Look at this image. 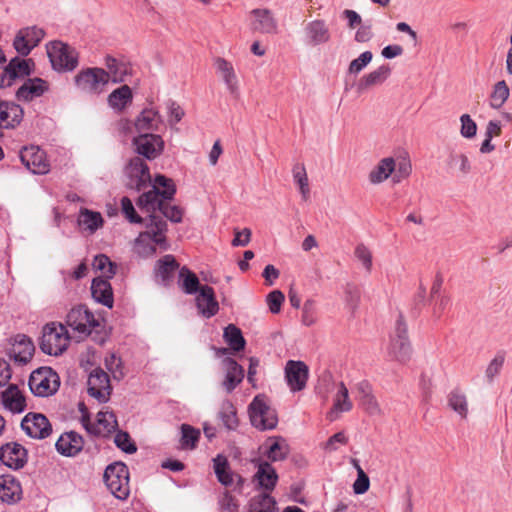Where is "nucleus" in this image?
<instances>
[{"instance_id":"obj_1","label":"nucleus","mask_w":512,"mask_h":512,"mask_svg":"<svg viewBox=\"0 0 512 512\" xmlns=\"http://www.w3.org/2000/svg\"><path fill=\"white\" fill-rule=\"evenodd\" d=\"M175 193L174 181L164 175H157L153 179L152 189L139 196L137 205L142 212L153 214L160 211L170 221L179 223L182 220L183 211L180 207L169 203Z\"/></svg>"},{"instance_id":"obj_2","label":"nucleus","mask_w":512,"mask_h":512,"mask_svg":"<svg viewBox=\"0 0 512 512\" xmlns=\"http://www.w3.org/2000/svg\"><path fill=\"white\" fill-rule=\"evenodd\" d=\"M166 231L167 224L164 220L152 219L147 230L141 232L135 239V252L141 257H149L155 254L157 247L166 250Z\"/></svg>"},{"instance_id":"obj_3","label":"nucleus","mask_w":512,"mask_h":512,"mask_svg":"<svg viewBox=\"0 0 512 512\" xmlns=\"http://www.w3.org/2000/svg\"><path fill=\"white\" fill-rule=\"evenodd\" d=\"M46 50L52 68L57 72H72L79 65V52L64 42H50Z\"/></svg>"},{"instance_id":"obj_4","label":"nucleus","mask_w":512,"mask_h":512,"mask_svg":"<svg viewBox=\"0 0 512 512\" xmlns=\"http://www.w3.org/2000/svg\"><path fill=\"white\" fill-rule=\"evenodd\" d=\"M69 341L70 336L66 326L52 322L43 328L40 348L47 355L58 356L67 349Z\"/></svg>"},{"instance_id":"obj_5","label":"nucleus","mask_w":512,"mask_h":512,"mask_svg":"<svg viewBox=\"0 0 512 512\" xmlns=\"http://www.w3.org/2000/svg\"><path fill=\"white\" fill-rule=\"evenodd\" d=\"M104 481L109 491L119 500H125L130 494L129 471L122 462H115L107 466Z\"/></svg>"},{"instance_id":"obj_6","label":"nucleus","mask_w":512,"mask_h":512,"mask_svg":"<svg viewBox=\"0 0 512 512\" xmlns=\"http://www.w3.org/2000/svg\"><path fill=\"white\" fill-rule=\"evenodd\" d=\"M389 355L399 362H406L412 354V347L408 337L407 325L402 315H399L388 345Z\"/></svg>"},{"instance_id":"obj_7","label":"nucleus","mask_w":512,"mask_h":512,"mask_svg":"<svg viewBox=\"0 0 512 512\" xmlns=\"http://www.w3.org/2000/svg\"><path fill=\"white\" fill-rule=\"evenodd\" d=\"M250 420L254 427L259 430L274 429L278 423L275 410L271 408L267 399L262 396H256L249 405Z\"/></svg>"},{"instance_id":"obj_8","label":"nucleus","mask_w":512,"mask_h":512,"mask_svg":"<svg viewBox=\"0 0 512 512\" xmlns=\"http://www.w3.org/2000/svg\"><path fill=\"white\" fill-rule=\"evenodd\" d=\"M59 376L49 367L33 371L29 378L31 392L40 397L53 395L59 388Z\"/></svg>"},{"instance_id":"obj_9","label":"nucleus","mask_w":512,"mask_h":512,"mask_svg":"<svg viewBox=\"0 0 512 512\" xmlns=\"http://www.w3.org/2000/svg\"><path fill=\"white\" fill-rule=\"evenodd\" d=\"M76 87L86 93L99 94L109 82L106 70L103 68H86L74 78Z\"/></svg>"},{"instance_id":"obj_10","label":"nucleus","mask_w":512,"mask_h":512,"mask_svg":"<svg viewBox=\"0 0 512 512\" xmlns=\"http://www.w3.org/2000/svg\"><path fill=\"white\" fill-rule=\"evenodd\" d=\"M66 323L78 338L87 337L93 328L99 325L98 320L84 306L71 309L67 314Z\"/></svg>"},{"instance_id":"obj_11","label":"nucleus","mask_w":512,"mask_h":512,"mask_svg":"<svg viewBox=\"0 0 512 512\" xmlns=\"http://www.w3.org/2000/svg\"><path fill=\"white\" fill-rule=\"evenodd\" d=\"M81 423L85 430L94 436H106L113 432L117 427L116 416L113 412L107 410L98 412L95 423L90 421L87 414H83L81 417Z\"/></svg>"},{"instance_id":"obj_12","label":"nucleus","mask_w":512,"mask_h":512,"mask_svg":"<svg viewBox=\"0 0 512 512\" xmlns=\"http://www.w3.org/2000/svg\"><path fill=\"white\" fill-rule=\"evenodd\" d=\"M125 175L128 179L127 186L140 191L147 183H153L147 164L139 157L130 160L125 168Z\"/></svg>"},{"instance_id":"obj_13","label":"nucleus","mask_w":512,"mask_h":512,"mask_svg":"<svg viewBox=\"0 0 512 512\" xmlns=\"http://www.w3.org/2000/svg\"><path fill=\"white\" fill-rule=\"evenodd\" d=\"M45 36V31L38 26H29L20 29L13 41L16 51L23 56L28 55Z\"/></svg>"},{"instance_id":"obj_14","label":"nucleus","mask_w":512,"mask_h":512,"mask_svg":"<svg viewBox=\"0 0 512 512\" xmlns=\"http://www.w3.org/2000/svg\"><path fill=\"white\" fill-rule=\"evenodd\" d=\"M88 393L99 402L105 403L111 395V385L108 374L101 368L92 370L88 377Z\"/></svg>"},{"instance_id":"obj_15","label":"nucleus","mask_w":512,"mask_h":512,"mask_svg":"<svg viewBox=\"0 0 512 512\" xmlns=\"http://www.w3.org/2000/svg\"><path fill=\"white\" fill-rule=\"evenodd\" d=\"M21 428L31 438L44 439L52 433L47 417L40 413H28L21 421Z\"/></svg>"},{"instance_id":"obj_16","label":"nucleus","mask_w":512,"mask_h":512,"mask_svg":"<svg viewBox=\"0 0 512 512\" xmlns=\"http://www.w3.org/2000/svg\"><path fill=\"white\" fill-rule=\"evenodd\" d=\"M20 159L23 165L34 174H46L49 172V162L45 152L38 146L24 147L20 151Z\"/></svg>"},{"instance_id":"obj_17","label":"nucleus","mask_w":512,"mask_h":512,"mask_svg":"<svg viewBox=\"0 0 512 512\" xmlns=\"http://www.w3.org/2000/svg\"><path fill=\"white\" fill-rule=\"evenodd\" d=\"M32 61L30 59L14 58L0 73V87H9L17 79L30 75Z\"/></svg>"},{"instance_id":"obj_18","label":"nucleus","mask_w":512,"mask_h":512,"mask_svg":"<svg viewBox=\"0 0 512 512\" xmlns=\"http://www.w3.org/2000/svg\"><path fill=\"white\" fill-rule=\"evenodd\" d=\"M309 368L302 361L289 360L285 366V378L292 392L302 391L307 384Z\"/></svg>"},{"instance_id":"obj_19","label":"nucleus","mask_w":512,"mask_h":512,"mask_svg":"<svg viewBox=\"0 0 512 512\" xmlns=\"http://www.w3.org/2000/svg\"><path fill=\"white\" fill-rule=\"evenodd\" d=\"M252 463L257 469L253 476V482L265 493L273 491L278 481V475L274 467L262 459H254Z\"/></svg>"},{"instance_id":"obj_20","label":"nucleus","mask_w":512,"mask_h":512,"mask_svg":"<svg viewBox=\"0 0 512 512\" xmlns=\"http://www.w3.org/2000/svg\"><path fill=\"white\" fill-rule=\"evenodd\" d=\"M214 66L229 94L234 98H238L240 86L233 64L224 58L218 57L214 61Z\"/></svg>"},{"instance_id":"obj_21","label":"nucleus","mask_w":512,"mask_h":512,"mask_svg":"<svg viewBox=\"0 0 512 512\" xmlns=\"http://www.w3.org/2000/svg\"><path fill=\"white\" fill-rule=\"evenodd\" d=\"M134 145L138 154L154 159L162 152L164 142L159 135L143 133L134 138Z\"/></svg>"},{"instance_id":"obj_22","label":"nucleus","mask_w":512,"mask_h":512,"mask_svg":"<svg viewBox=\"0 0 512 512\" xmlns=\"http://www.w3.org/2000/svg\"><path fill=\"white\" fill-rule=\"evenodd\" d=\"M34 352V345L32 341L23 334L14 337L7 350L10 359L15 362L25 364L31 360Z\"/></svg>"},{"instance_id":"obj_23","label":"nucleus","mask_w":512,"mask_h":512,"mask_svg":"<svg viewBox=\"0 0 512 512\" xmlns=\"http://www.w3.org/2000/svg\"><path fill=\"white\" fill-rule=\"evenodd\" d=\"M0 460L9 468L20 469L27 461V451L18 443H7L0 448Z\"/></svg>"},{"instance_id":"obj_24","label":"nucleus","mask_w":512,"mask_h":512,"mask_svg":"<svg viewBox=\"0 0 512 512\" xmlns=\"http://www.w3.org/2000/svg\"><path fill=\"white\" fill-rule=\"evenodd\" d=\"M353 403L349 397V391L343 382H339L336 386V392L333 396V404L327 413L329 421H335L340 414L351 411Z\"/></svg>"},{"instance_id":"obj_25","label":"nucleus","mask_w":512,"mask_h":512,"mask_svg":"<svg viewBox=\"0 0 512 512\" xmlns=\"http://www.w3.org/2000/svg\"><path fill=\"white\" fill-rule=\"evenodd\" d=\"M195 301L199 314L204 318L213 317L219 310V304L215 298L214 290L208 285L201 286Z\"/></svg>"},{"instance_id":"obj_26","label":"nucleus","mask_w":512,"mask_h":512,"mask_svg":"<svg viewBox=\"0 0 512 512\" xmlns=\"http://www.w3.org/2000/svg\"><path fill=\"white\" fill-rule=\"evenodd\" d=\"M84 445L83 438L80 434L69 431L63 433L57 440L56 450L64 456L72 457L78 454Z\"/></svg>"},{"instance_id":"obj_27","label":"nucleus","mask_w":512,"mask_h":512,"mask_svg":"<svg viewBox=\"0 0 512 512\" xmlns=\"http://www.w3.org/2000/svg\"><path fill=\"white\" fill-rule=\"evenodd\" d=\"M391 75V68L388 64H383L375 70L363 75L357 83V91L365 92L372 87L382 85Z\"/></svg>"},{"instance_id":"obj_28","label":"nucleus","mask_w":512,"mask_h":512,"mask_svg":"<svg viewBox=\"0 0 512 512\" xmlns=\"http://www.w3.org/2000/svg\"><path fill=\"white\" fill-rule=\"evenodd\" d=\"M48 90V83L41 78H29L23 82L16 92L21 101H31L42 96Z\"/></svg>"},{"instance_id":"obj_29","label":"nucleus","mask_w":512,"mask_h":512,"mask_svg":"<svg viewBox=\"0 0 512 512\" xmlns=\"http://www.w3.org/2000/svg\"><path fill=\"white\" fill-rule=\"evenodd\" d=\"M22 497V487L12 475L0 476V500L7 504H14Z\"/></svg>"},{"instance_id":"obj_30","label":"nucleus","mask_w":512,"mask_h":512,"mask_svg":"<svg viewBox=\"0 0 512 512\" xmlns=\"http://www.w3.org/2000/svg\"><path fill=\"white\" fill-rule=\"evenodd\" d=\"M306 41L309 45H320L330 40V31L325 21L313 20L305 25L304 28Z\"/></svg>"},{"instance_id":"obj_31","label":"nucleus","mask_w":512,"mask_h":512,"mask_svg":"<svg viewBox=\"0 0 512 512\" xmlns=\"http://www.w3.org/2000/svg\"><path fill=\"white\" fill-rule=\"evenodd\" d=\"M2 404L12 413H22L26 408L25 398L17 385L11 384L2 392Z\"/></svg>"},{"instance_id":"obj_32","label":"nucleus","mask_w":512,"mask_h":512,"mask_svg":"<svg viewBox=\"0 0 512 512\" xmlns=\"http://www.w3.org/2000/svg\"><path fill=\"white\" fill-rule=\"evenodd\" d=\"M23 109L14 102H0V127L12 128L23 118Z\"/></svg>"},{"instance_id":"obj_33","label":"nucleus","mask_w":512,"mask_h":512,"mask_svg":"<svg viewBox=\"0 0 512 512\" xmlns=\"http://www.w3.org/2000/svg\"><path fill=\"white\" fill-rule=\"evenodd\" d=\"M223 368L226 371V375L222 385L230 393L242 381L244 377L243 368L232 358L223 360Z\"/></svg>"},{"instance_id":"obj_34","label":"nucleus","mask_w":512,"mask_h":512,"mask_svg":"<svg viewBox=\"0 0 512 512\" xmlns=\"http://www.w3.org/2000/svg\"><path fill=\"white\" fill-rule=\"evenodd\" d=\"M91 293L96 302L101 303L108 308L113 306V292L111 284L107 279L102 277L93 279Z\"/></svg>"},{"instance_id":"obj_35","label":"nucleus","mask_w":512,"mask_h":512,"mask_svg":"<svg viewBox=\"0 0 512 512\" xmlns=\"http://www.w3.org/2000/svg\"><path fill=\"white\" fill-rule=\"evenodd\" d=\"M78 226L82 231L94 234L104 224V219L100 212L92 211L87 208H81L77 218Z\"/></svg>"},{"instance_id":"obj_36","label":"nucleus","mask_w":512,"mask_h":512,"mask_svg":"<svg viewBox=\"0 0 512 512\" xmlns=\"http://www.w3.org/2000/svg\"><path fill=\"white\" fill-rule=\"evenodd\" d=\"M396 170V161L393 157L381 159L370 171L368 179L371 184H380L386 181Z\"/></svg>"},{"instance_id":"obj_37","label":"nucleus","mask_w":512,"mask_h":512,"mask_svg":"<svg viewBox=\"0 0 512 512\" xmlns=\"http://www.w3.org/2000/svg\"><path fill=\"white\" fill-rule=\"evenodd\" d=\"M178 269V263L174 256L165 255L163 258L158 260L155 267V277L158 282L163 285H167L173 278L176 270Z\"/></svg>"},{"instance_id":"obj_38","label":"nucleus","mask_w":512,"mask_h":512,"mask_svg":"<svg viewBox=\"0 0 512 512\" xmlns=\"http://www.w3.org/2000/svg\"><path fill=\"white\" fill-rule=\"evenodd\" d=\"M447 404L460 419L465 420L468 417L469 405L466 394L459 388L452 389L447 396Z\"/></svg>"},{"instance_id":"obj_39","label":"nucleus","mask_w":512,"mask_h":512,"mask_svg":"<svg viewBox=\"0 0 512 512\" xmlns=\"http://www.w3.org/2000/svg\"><path fill=\"white\" fill-rule=\"evenodd\" d=\"M161 122L159 112L154 108H147L137 117L135 127L139 132L146 133L147 131L157 130Z\"/></svg>"},{"instance_id":"obj_40","label":"nucleus","mask_w":512,"mask_h":512,"mask_svg":"<svg viewBox=\"0 0 512 512\" xmlns=\"http://www.w3.org/2000/svg\"><path fill=\"white\" fill-rule=\"evenodd\" d=\"M253 15L255 17L253 22L255 30L269 34L277 32V22L269 10L256 9L253 11Z\"/></svg>"},{"instance_id":"obj_41","label":"nucleus","mask_w":512,"mask_h":512,"mask_svg":"<svg viewBox=\"0 0 512 512\" xmlns=\"http://www.w3.org/2000/svg\"><path fill=\"white\" fill-rule=\"evenodd\" d=\"M263 454L271 461H281L283 460L287 453L288 448L285 441L281 438H270L268 439L263 446Z\"/></svg>"},{"instance_id":"obj_42","label":"nucleus","mask_w":512,"mask_h":512,"mask_svg":"<svg viewBox=\"0 0 512 512\" xmlns=\"http://www.w3.org/2000/svg\"><path fill=\"white\" fill-rule=\"evenodd\" d=\"M105 65L109 81H112L113 83H122L126 80V77L129 74V68L124 62L118 61L111 56H107L105 58Z\"/></svg>"},{"instance_id":"obj_43","label":"nucleus","mask_w":512,"mask_h":512,"mask_svg":"<svg viewBox=\"0 0 512 512\" xmlns=\"http://www.w3.org/2000/svg\"><path fill=\"white\" fill-rule=\"evenodd\" d=\"M449 169L458 176H466L472 170L468 156L462 152H452L447 160Z\"/></svg>"},{"instance_id":"obj_44","label":"nucleus","mask_w":512,"mask_h":512,"mask_svg":"<svg viewBox=\"0 0 512 512\" xmlns=\"http://www.w3.org/2000/svg\"><path fill=\"white\" fill-rule=\"evenodd\" d=\"M132 101V91L128 85L115 89L108 96L110 107L116 111H122Z\"/></svg>"},{"instance_id":"obj_45","label":"nucleus","mask_w":512,"mask_h":512,"mask_svg":"<svg viewBox=\"0 0 512 512\" xmlns=\"http://www.w3.org/2000/svg\"><path fill=\"white\" fill-rule=\"evenodd\" d=\"M510 95V88L504 80L496 82L489 95V106L493 109H500Z\"/></svg>"},{"instance_id":"obj_46","label":"nucleus","mask_w":512,"mask_h":512,"mask_svg":"<svg viewBox=\"0 0 512 512\" xmlns=\"http://www.w3.org/2000/svg\"><path fill=\"white\" fill-rule=\"evenodd\" d=\"M180 288L189 295L199 293L201 285L198 277L195 273L190 271L186 267H182L179 270V280H178Z\"/></svg>"},{"instance_id":"obj_47","label":"nucleus","mask_w":512,"mask_h":512,"mask_svg":"<svg viewBox=\"0 0 512 512\" xmlns=\"http://www.w3.org/2000/svg\"><path fill=\"white\" fill-rule=\"evenodd\" d=\"M214 471L218 481L224 486L233 484V473L230 471L228 461L223 455H217L213 459Z\"/></svg>"},{"instance_id":"obj_48","label":"nucleus","mask_w":512,"mask_h":512,"mask_svg":"<svg viewBox=\"0 0 512 512\" xmlns=\"http://www.w3.org/2000/svg\"><path fill=\"white\" fill-rule=\"evenodd\" d=\"M293 180L298 186L301 197L304 201L310 197L309 180L303 164H296L292 170Z\"/></svg>"},{"instance_id":"obj_49","label":"nucleus","mask_w":512,"mask_h":512,"mask_svg":"<svg viewBox=\"0 0 512 512\" xmlns=\"http://www.w3.org/2000/svg\"><path fill=\"white\" fill-rule=\"evenodd\" d=\"M250 512H276V501L268 493L256 495L250 501Z\"/></svg>"},{"instance_id":"obj_50","label":"nucleus","mask_w":512,"mask_h":512,"mask_svg":"<svg viewBox=\"0 0 512 512\" xmlns=\"http://www.w3.org/2000/svg\"><path fill=\"white\" fill-rule=\"evenodd\" d=\"M224 338L234 351H241L245 347V339L242 336L241 330L235 325L230 324L225 328Z\"/></svg>"},{"instance_id":"obj_51","label":"nucleus","mask_w":512,"mask_h":512,"mask_svg":"<svg viewBox=\"0 0 512 512\" xmlns=\"http://www.w3.org/2000/svg\"><path fill=\"white\" fill-rule=\"evenodd\" d=\"M220 418L224 426L229 430H234L238 426L236 409L230 401H225L220 410Z\"/></svg>"},{"instance_id":"obj_52","label":"nucleus","mask_w":512,"mask_h":512,"mask_svg":"<svg viewBox=\"0 0 512 512\" xmlns=\"http://www.w3.org/2000/svg\"><path fill=\"white\" fill-rule=\"evenodd\" d=\"M92 266L106 278L113 277L116 272V265L104 254L95 256Z\"/></svg>"},{"instance_id":"obj_53","label":"nucleus","mask_w":512,"mask_h":512,"mask_svg":"<svg viewBox=\"0 0 512 512\" xmlns=\"http://www.w3.org/2000/svg\"><path fill=\"white\" fill-rule=\"evenodd\" d=\"M355 258L362 264L366 272L370 273L373 267L371 250L363 243L357 244L354 250Z\"/></svg>"},{"instance_id":"obj_54","label":"nucleus","mask_w":512,"mask_h":512,"mask_svg":"<svg viewBox=\"0 0 512 512\" xmlns=\"http://www.w3.org/2000/svg\"><path fill=\"white\" fill-rule=\"evenodd\" d=\"M302 324L312 326L317 321V304L313 299H307L302 308Z\"/></svg>"},{"instance_id":"obj_55","label":"nucleus","mask_w":512,"mask_h":512,"mask_svg":"<svg viewBox=\"0 0 512 512\" xmlns=\"http://www.w3.org/2000/svg\"><path fill=\"white\" fill-rule=\"evenodd\" d=\"M505 357L503 354H497L487 365L485 377L488 383H492L496 376L501 372L504 365Z\"/></svg>"},{"instance_id":"obj_56","label":"nucleus","mask_w":512,"mask_h":512,"mask_svg":"<svg viewBox=\"0 0 512 512\" xmlns=\"http://www.w3.org/2000/svg\"><path fill=\"white\" fill-rule=\"evenodd\" d=\"M373 54L371 51L362 52L358 58L352 60L348 67V73L357 75L372 61Z\"/></svg>"},{"instance_id":"obj_57","label":"nucleus","mask_w":512,"mask_h":512,"mask_svg":"<svg viewBox=\"0 0 512 512\" xmlns=\"http://www.w3.org/2000/svg\"><path fill=\"white\" fill-rule=\"evenodd\" d=\"M181 445L183 448L193 449L199 439L200 432L189 425H182Z\"/></svg>"},{"instance_id":"obj_58","label":"nucleus","mask_w":512,"mask_h":512,"mask_svg":"<svg viewBox=\"0 0 512 512\" xmlns=\"http://www.w3.org/2000/svg\"><path fill=\"white\" fill-rule=\"evenodd\" d=\"M460 134L463 138L471 139L475 137L477 133V124L471 118L469 114H463L460 116Z\"/></svg>"},{"instance_id":"obj_59","label":"nucleus","mask_w":512,"mask_h":512,"mask_svg":"<svg viewBox=\"0 0 512 512\" xmlns=\"http://www.w3.org/2000/svg\"><path fill=\"white\" fill-rule=\"evenodd\" d=\"M358 402H359V406L369 415H371V416L382 415V409L380 407V404L378 403V401L373 393L367 397L362 398Z\"/></svg>"},{"instance_id":"obj_60","label":"nucleus","mask_w":512,"mask_h":512,"mask_svg":"<svg viewBox=\"0 0 512 512\" xmlns=\"http://www.w3.org/2000/svg\"><path fill=\"white\" fill-rule=\"evenodd\" d=\"M114 442L125 453L132 454L137 450L136 445L131 441L129 434L126 432L119 431L115 435Z\"/></svg>"},{"instance_id":"obj_61","label":"nucleus","mask_w":512,"mask_h":512,"mask_svg":"<svg viewBox=\"0 0 512 512\" xmlns=\"http://www.w3.org/2000/svg\"><path fill=\"white\" fill-rule=\"evenodd\" d=\"M105 366L115 379L123 377L124 374L121 359L115 354L112 353L105 357Z\"/></svg>"},{"instance_id":"obj_62","label":"nucleus","mask_w":512,"mask_h":512,"mask_svg":"<svg viewBox=\"0 0 512 512\" xmlns=\"http://www.w3.org/2000/svg\"><path fill=\"white\" fill-rule=\"evenodd\" d=\"M121 210L131 223H141L142 218L136 213L132 201L128 197L121 199Z\"/></svg>"},{"instance_id":"obj_63","label":"nucleus","mask_w":512,"mask_h":512,"mask_svg":"<svg viewBox=\"0 0 512 512\" xmlns=\"http://www.w3.org/2000/svg\"><path fill=\"white\" fill-rule=\"evenodd\" d=\"M284 299H285L284 294L281 291L274 290V291L270 292L267 295V299H266V302H267L270 312L273 314L279 313L281 306L284 302Z\"/></svg>"},{"instance_id":"obj_64","label":"nucleus","mask_w":512,"mask_h":512,"mask_svg":"<svg viewBox=\"0 0 512 512\" xmlns=\"http://www.w3.org/2000/svg\"><path fill=\"white\" fill-rule=\"evenodd\" d=\"M357 479L353 484V489L356 494L365 493L370 486L369 477L365 474L360 466H357Z\"/></svg>"}]
</instances>
